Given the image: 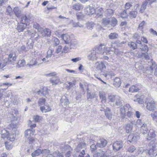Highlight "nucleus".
I'll list each match as a JSON object with an SVG mask.
<instances>
[{
  "label": "nucleus",
  "instance_id": "nucleus-58",
  "mask_svg": "<svg viewBox=\"0 0 157 157\" xmlns=\"http://www.w3.org/2000/svg\"><path fill=\"white\" fill-rule=\"evenodd\" d=\"M133 114V112L130 111H128L127 113L126 116L128 117H131L132 116Z\"/></svg>",
  "mask_w": 157,
  "mask_h": 157
},
{
  "label": "nucleus",
  "instance_id": "nucleus-10",
  "mask_svg": "<svg viewBox=\"0 0 157 157\" xmlns=\"http://www.w3.org/2000/svg\"><path fill=\"white\" fill-rule=\"evenodd\" d=\"M60 102L63 106H67L69 104L68 99L66 96H64L62 97L60 100Z\"/></svg>",
  "mask_w": 157,
  "mask_h": 157
},
{
  "label": "nucleus",
  "instance_id": "nucleus-6",
  "mask_svg": "<svg viewBox=\"0 0 157 157\" xmlns=\"http://www.w3.org/2000/svg\"><path fill=\"white\" fill-rule=\"evenodd\" d=\"M113 149L115 151H117L123 147V142L122 141H117L113 143Z\"/></svg>",
  "mask_w": 157,
  "mask_h": 157
},
{
  "label": "nucleus",
  "instance_id": "nucleus-30",
  "mask_svg": "<svg viewBox=\"0 0 157 157\" xmlns=\"http://www.w3.org/2000/svg\"><path fill=\"white\" fill-rule=\"evenodd\" d=\"M18 111L17 110L14 109L13 110L12 113L11 114L12 120H15L17 119V115L18 114Z\"/></svg>",
  "mask_w": 157,
  "mask_h": 157
},
{
  "label": "nucleus",
  "instance_id": "nucleus-17",
  "mask_svg": "<svg viewBox=\"0 0 157 157\" xmlns=\"http://www.w3.org/2000/svg\"><path fill=\"white\" fill-rule=\"evenodd\" d=\"M85 154L84 150H83L82 151H80L76 150L75 151V154H73L74 157H83V155Z\"/></svg>",
  "mask_w": 157,
  "mask_h": 157
},
{
  "label": "nucleus",
  "instance_id": "nucleus-45",
  "mask_svg": "<svg viewBox=\"0 0 157 157\" xmlns=\"http://www.w3.org/2000/svg\"><path fill=\"white\" fill-rule=\"evenodd\" d=\"M136 150V147L134 146H131L129 147L127 151L130 153H132Z\"/></svg>",
  "mask_w": 157,
  "mask_h": 157
},
{
  "label": "nucleus",
  "instance_id": "nucleus-34",
  "mask_svg": "<svg viewBox=\"0 0 157 157\" xmlns=\"http://www.w3.org/2000/svg\"><path fill=\"white\" fill-rule=\"evenodd\" d=\"M16 137V135L14 134V132H11L9 134V136L7 137V139L9 140L10 141H12L14 140Z\"/></svg>",
  "mask_w": 157,
  "mask_h": 157
},
{
  "label": "nucleus",
  "instance_id": "nucleus-23",
  "mask_svg": "<svg viewBox=\"0 0 157 157\" xmlns=\"http://www.w3.org/2000/svg\"><path fill=\"white\" fill-rule=\"evenodd\" d=\"M87 14L89 15H91L95 13V10L94 8L92 7L89 6L86 8Z\"/></svg>",
  "mask_w": 157,
  "mask_h": 157
},
{
  "label": "nucleus",
  "instance_id": "nucleus-1",
  "mask_svg": "<svg viewBox=\"0 0 157 157\" xmlns=\"http://www.w3.org/2000/svg\"><path fill=\"white\" fill-rule=\"evenodd\" d=\"M108 100L109 102H115L116 105L117 106L120 105L121 104L120 98L118 96L111 94L108 96Z\"/></svg>",
  "mask_w": 157,
  "mask_h": 157
},
{
  "label": "nucleus",
  "instance_id": "nucleus-9",
  "mask_svg": "<svg viewBox=\"0 0 157 157\" xmlns=\"http://www.w3.org/2000/svg\"><path fill=\"white\" fill-rule=\"evenodd\" d=\"M27 25L25 23L21 22L18 24L17 29L19 32H22L26 28Z\"/></svg>",
  "mask_w": 157,
  "mask_h": 157
},
{
  "label": "nucleus",
  "instance_id": "nucleus-4",
  "mask_svg": "<svg viewBox=\"0 0 157 157\" xmlns=\"http://www.w3.org/2000/svg\"><path fill=\"white\" fill-rule=\"evenodd\" d=\"M141 40L142 43L143 42L144 44H147L148 43L147 39L144 36L141 37ZM141 45L142 48H141V49L142 51L145 52H147L148 51L149 48L147 45H142V44Z\"/></svg>",
  "mask_w": 157,
  "mask_h": 157
},
{
  "label": "nucleus",
  "instance_id": "nucleus-31",
  "mask_svg": "<svg viewBox=\"0 0 157 157\" xmlns=\"http://www.w3.org/2000/svg\"><path fill=\"white\" fill-rule=\"evenodd\" d=\"M109 38L111 40L117 39L118 37V35L115 33H111L109 36Z\"/></svg>",
  "mask_w": 157,
  "mask_h": 157
},
{
  "label": "nucleus",
  "instance_id": "nucleus-27",
  "mask_svg": "<svg viewBox=\"0 0 157 157\" xmlns=\"http://www.w3.org/2000/svg\"><path fill=\"white\" fill-rule=\"evenodd\" d=\"M72 9L76 10L79 11L82 8V6L79 3H76L72 6Z\"/></svg>",
  "mask_w": 157,
  "mask_h": 157
},
{
  "label": "nucleus",
  "instance_id": "nucleus-12",
  "mask_svg": "<svg viewBox=\"0 0 157 157\" xmlns=\"http://www.w3.org/2000/svg\"><path fill=\"white\" fill-rule=\"evenodd\" d=\"M47 150L46 149L42 150L40 149H37L32 153V156L34 157L39 155L41 153H44L47 152Z\"/></svg>",
  "mask_w": 157,
  "mask_h": 157
},
{
  "label": "nucleus",
  "instance_id": "nucleus-38",
  "mask_svg": "<svg viewBox=\"0 0 157 157\" xmlns=\"http://www.w3.org/2000/svg\"><path fill=\"white\" fill-rule=\"evenodd\" d=\"M43 32L45 34V36H50L51 35V31L49 29H45L44 30Z\"/></svg>",
  "mask_w": 157,
  "mask_h": 157
},
{
  "label": "nucleus",
  "instance_id": "nucleus-28",
  "mask_svg": "<svg viewBox=\"0 0 157 157\" xmlns=\"http://www.w3.org/2000/svg\"><path fill=\"white\" fill-rule=\"evenodd\" d=\"M132 37L133 39L136 40V43L139 44L141 45L142 42L140 40H139L140 39V36L138 33H135L133 34Z\"/></svg>",
  "mask_w": 157,
  "mask_h": 157
},
{
  "label": "nucleus",
  "instance_id": "nucleus-7",
  "mask_svg": "<svg viewBox=\"0 0 157 157\" xmlns=\"http://www.w3.org/2000/svg\"><path fill=\"white\" fill-rule=\"evenodd\" d=\"M61 37L62 40L64 41L65 44H71V37L67 33L62 34Z\"/></svg>",
  "mask_w": 157,
  "mask_h": 157
},
{
  "label": "nucleus",
  "instance_id": "nucleus-46",
  "mask_svg": "<svg viewBox=\"0 0 157 157\" xmlns=\"http://www.w3.org/2000/svg\"><path fill=\"white\" fill-rule=\"evenodd\" d=\"M13 11L17 17H18L20 16V11L19 10L18 7H15L13 9Z\"/></svg>",
  "mask_w": 157,
  "mask_h": 157
},
{
  "label": "nucleus",
  "instance_id": "nucleus-16",
  "mask_svg": "<svg viewBox=\"0 0 157 157\" xmlns=\"http://www.w3.org/2000/svg\"><path fill=\"white\" fill-rule=\"evenodd\" d=\"M135 121H132L126 125V131L127 133H129L131 131L132 128V125L135 124Z\"/></svg>",
  "mask_w": 157,
  "mask_h": 157
},
{
  "label": "nucleus",
  "instance_id": "nucleus-40",
  "mask_svg": "<svg viewBox=\"0 0 157 157\" xmlns=\"http://www.w3.org/2000/svg\"><path fill=\"white\" fill-rule=\"evenodd\" d=\"M147 6V3L146 2L143 3L141 6L140 10V12L141 13H143L145 10Z\"/></svg>",
  "mask_w": 157,
  "mask_h": 157
},
{
  "label": "nucleus",
  "instance_id": "nucleus-60",
  "mask_svg": "<svg viewBox=\"0 0 157 157\" xmlns=\"http://www.w3.org/2000/svg\"><path fill=\"white\" fill-rule=\"evenodd\" d=\"M33 27L37 30H39L40 29V27L39 25L37 23H35L33 25Z\"/></svg>",
  "mask_w": 157,
  "mask_h": 157
},
{
  "label": "nucleus",
  "instance_id": "nucleus-3",
  "mask_svg": "<svg viewBox=\"0 0 157 157\" xmlns=\"http://www.w3.org/2000/svg\"><path fill=\"white\" fill-rule=\"evenodd\" d=\"M34 134V132L32 129H27L25 132V136L29 140L30 144L33 143L35 141L33 137Z\"/></svg>",
  "mask_w": 157,
  "mask_h": 157
},
{
  "label": "nucleus",
  "instance_id": "nucleus-43",
  "mask_svg": "<svg viewBox=\"0 0 157 157\" xmlns=\"http://www.w3.org/2000/svg\"><path fill=\"white\" fill-rule=\"evenodd\" d=\"M121 17L123 18H126L128 16L126 12V10H124L120 14Z\"/></svg>",
  "mask_w": 157,
  "mask_h": 157
},
{
  "label": "nucleus",
  "instance_id": "nucleus-13",
  "mask_svg": "<svg viewBox=\"0 0 157 157\" xmlns=\"http://www.w3.org/2000/svg\"><path fill=\"white\" fill-rule=\"evenodd\" d=\"M13 55V53H10L9 55L7 63V62L12 63L16 61L17 59V56L15 54H14V56Z\"/></svg>",
  "mask_w": 157,
  "mask_h": 157
},
{
  "label": "nucleus",
  "instance_id": "nucleus-62",
  "mask_svg": "<svg viewBox=\"0 0 157 157\" xmlns=\"http://www.w3.org/2000/svg\"><path fill=\"white\" fill-rule=\"evenodd\" d=\"M97 145H95L94 144H92L91 146H90V149L91 150V151H95L96 149L97 148Z\"/></svg>",
  "mask_w": 157,
  "mask_h": 157
},
{
  "label": "nucleus",
  "instance_id": "nucleus-14",
  "mask_svg": "<svg viewBox=\"0 0 157 157\" xmlns=\"http://www.w3.org/2000/svg\"><path fill=\"white\" fill-rule=\"evenodd\" d=\"M155 131L153 129H150L148 133V135L147 138V140H151L152 138L155 136Z\"/></svg>",
  "mask_w": 157,
  "mask_h": 157
},
{
  "label": "nucleus",
  "instance_id": "nucleus-57",
  "mask_svg": "<svg viewBox=\"0 0 157 157\" xmlns=\"http://www.w3.org/2000/svg\"><path fill=\"white\" fill-rule=\"evenodd\" d=\"M124 106L125 108V109L128 110V111H131L132 108L129 104H126Z\"/></svg>",
  "mask_w": 157,
  "mask_h": 157
},
{
  "label": "nucleus",
  "instance_id": "nucleus-25",
  "mask_svg": "<svg viewBox=\"0 0 157 157\" xmlns=\"http://www.w3.org/2000/svg\"><path fill=\"white\" fill-rule=\"evenodd\" d=\"M99 96L102 102H105L106 100V96L105 93L103 91H100Z\"/></svg>",
  "mask_w": 157,
  "mask_h": 157
},
{
  "label": "nucleus",
  "instance_id": "nucleus-15",
  "mask_svg": "<svg viewBox=\"0 0 157 157\" xmlns=\"http://www.w3.org/2000/svg\"><path fill=\"white\" fill-rule=\"evenodd\" d=\"M105 115L107 118L109 120H111L112 116L111 111V109L109 108L106 107V109H104Z\"/></svg>",
  "mask_w": 157,
  "mask_h": 157
},
{
  "label": "nucleus",
  "instance_id": "nucleus-2",
  "mask_svg": "<svg viewBox=\"0 0 157 157\" xmlns=\"http://www.w3.org/2000/svg\"><path fill=\"white\" fill-rule=\"evenodd\" d=\"M79 86L81 89L83 94H84L85 92V89H86L87 90V96L88 99H91L94 97V95L91 94L90 92H89V88L87 83L86 84L84 83L83 84L80 82L79 83Z\"/></svg>",
  "mask_w": 157,
  "mask_h": 157
},
{
  "label": "nucleus",
  "instance_id": "nucleus-41",
  "mask_svg": "<svg viewBox=\"0 0 157 157\" xmlns=\"http://www.w3.org/2000/svg\"><path fill=\"white\" fill-rule=\"evenodd\" d=\"M117 19L114 18H112L111 22V25L113 27H114L117 25Z\"/></svg>",
  "mask_w": 157,
  "mask_h": 157
},
{
  "label": "nucleus",
  "instance_id": "nucleus-37",
  "mask_svg": "<svg viewBox=\"0 0 157 157\" xmlns=\"http://www.w3.org/2000/svg\"><path fill=\"white\" fill-rule=\"evenodd\" d=\"M139 90V89L134 85L132 86L129 89V91L132 93L137 92Z\"/></svg>",
  "mask_w": 157,
  "mask_h": 157
},
{
  "label": "nucleus",
  "instance_id": "nucleus-39",
  "mask_svg": "<svg viewBox=\"0 0 157 157\" xmlns=\"http://www.w3.org/2000/svg\"><path fill=\"white\" fill-rule=\"evenodd\" d=\"M55 53L57 54H62L63 50L62 47L61 45L59 46L56 49Z\"/></svg>",
  "mask_w": 157,
  "mask_h": 157
},
{
  "label": "nucleus",
  "instance_id": "nucleus-63",
  "mask_svg": "<svg viewBox=\"0 0 157 157\" xmlns=\"http://www.w3.org/2000/svg\"><path fill=\"white\" fill-rule=\"evenodd\" d=\"M146 52L147 53V52ZM142 55L146 59H150V57L147 53H142Z\"/></svg>",
  "mask_w": 157,
  "mask_h": 157
},
{
  "label": "nucleus",
  "instance_id": "nucleus-49",
  "mask_svg": "<svg viewBox=\"0 0 157 157\" xmlns=\"http://www.w3.org/2000/svg\"><path fill=\"white\" fill-rule=\"evenodd\" d=\"M33 119L35 122H40L42 119V117L41 116L38 115L34 116L33 117Z\"/></svg>",
  "mask_w": 157,
  "mask_h": 157
},
{
  "label": "nucleus",
  "instance_id": "nucleus-29",
  "mask_svg": "<svg viewBox=\"0 0 157 157\" xmlns=\"http://www.w3.org/2000/svg\"><path fill=\"white\" fill-rule=\"evenodd\" d=\"M121 79H113V85L116 87H119L121 83Z\"/></svg>",
  "mask_w": 157,
  "mask_h": 157
},
{
  "label": "nucleus",
  "instance_id": "nucleus-35",
  "mask_svg": "<svg viewBox=\"0 0 157 157\" xmlns=\"http://www.w3.org/2000/svg\"><path fill=\"white\" fill-rule=\"evenodd\" d=\"M137 12L136 11H131L129 13L130 17L131 18H135L136 17Z\"/></svg>",
  "mask_w": 157,
  "mask_h": 157
},
{
  "label": "nucleus",
  "instance_id": "nucleus-61",
  "mask_svg": "<svg viewBox=\"0 0 157 157\" xmlns=\"http://www.w3.org/2000/svg\"><path fill=\"white\" fill-rule=\"evenodd\" d=\"M30 63L32 65H35L37 63V60L34 59H33L30 62Z\"/></svg>",
  "mask_w": 157,
  "mask_h": 157
},
{
  "label": "nucleus",
  "instance_id": "nucleus-26",
  "mask_svg": "<svg viewBox=\"0 0 157 157\" xmlns=\"http://www.w3.org/2000/svg\"><path fill=\"white\" fill-rule=\"evenodd\" d=\"M10 134V133H9L6 130L4 129L1 132V137L4 139L6 138L7 139V137Z\"/></svg>",
  "mask_w": 157,
  "mask_h": 157
},
{
  "label": "nucleus",
  "instance_id": "nucleus-32",
  "mask_svg": "<svg viewBox=\"0 0 157 157\" xmlns=\"http://www.w3.org/2000/svg\"><path fill=\"white\" fill-rule=\"evenodd\" d=\"M21 22L25 23L27 24L29 22V19L25 15H22L21 17Z\"/></svg>",
  "mask_w": 157,
  "mask_h": 157
},
{
  "label": "nucleus",
  "instance_id": "nucleus-64",
  "mask_svg": "<svg viewBox=\"0 0 157 157\" xmlns=\"http://www.w3.org/2000/svg\"><path fill=\"white\" fill-rule=\"evenodd\" d=\"M56 74L55 72L50 73L47 75L49 76H51L53 77H55L56 75Z\"/></svg>",
  "mask_w": 157,
  "mask_h": 157
},
{
  "label": "nucleus",
  "instance_id": "nucleus-5",
  "mask_svg": "<svg viewBox=\"0 0 157 157\" xmlns=\"http://www.w3.org/2000/svg\"><path fill=\"white\" fill-rule=\"evenodd\" d=\"M156 105L154 101L150 100L147 103L146 108L150 111H154L156 108Z\"/></svg>",
  "mask_w": 157,
  "mask_h": 157
},
{
  "label": "nucleus",
  "instance_id": "nucleus-47",
  "mask_svg": "<svg viewBox=\"0 0 157 157\" xmlns=\"http://www.w3.org/2000/svg\"><path fill=\"white\" fill-rule=\"evenodd\" d=\"M45 98H40L38 102V103L39 105H43L45 103Z\"/></svg>",
  "mask_w": 157,
  "mask_h": 157
},
{
  "label": "nucleus",
  "instance_id": "nucleus-33",
  "mask_svg": "<svg viewBox=\"0 0 157 157\" xmlns=\"http://www.w3.org/2000/svg\"><path fill=\"white\" fill-rule=\"evenodd\" d=\"M52 43L55 46L58 45L60 43L59 40L56 37H54L52 39Z\"/></svg>",
  "mask_w": 157,
  "mask_h": 157
},
{
  "label": "nucleus",
  "instance_id": "nucleus-59",
  "mask_svg": "<svg viewBox=\"0 0 157 157\" xmlns=\"http://www.w3.org/2000/svg\"><path fill=\"white\" fill-rule=\"evenodd\" d=\"M83 146H84L83 144H79L77 146L75 150L80 151L81 149L82 148Z\"/></svg>",
  "mask_w": 157,
  "mask_h": 157
},
{
  "label": "nucleus",
  "instance_id": "nucleus-19",
  "mask_svg": "<svg viewBox=\"0 0 157 157\" xmlns=\"http://www.w3.org/2000/svg\"><path fill=\"white\" fill-rule=\"evenodd\" d=\"M100 143H98L97 144V147H105L107 144V141L104 139H102L100 140Z\"/></svg>",
  "mask_w": 157,
  "mask_h": 157
},
{
  "label": "nucleus",
  "instance_id": "nucleus-24",
  "mask_svg": "<svg viewBox=\"0 0 157 157\" xmlns=\"http://www.w3.org/2000/svg\"><path fill=\"white\" fill-rule=\"evenodd\" d=\"M136 43L133 41H130L128 43V46L132 49L134 50L137 48V45Z\"/></svg>",
  "mask_w": 157,
  "mask_h": 157
},
{
  "label": "nucleus",
  "instance_id": "nucleus-50",
  "mask_svg": "<svg viewBox=\"0 0 157 157\" xmlns=\"http://www.w3.org/2000/svg\"><path fill=\"white\" fill-rule=\"evenodd\" d=\"M5 144L7 150H10L12 148L13 146L11 143L9 142H5Z\"/></svg>",
  "mask_w": 157,
  "mask_h": 157
},
{
  "label": "nucleus",
  "instance_id": "nucleus-52",
  "mask_svg": "<svg viewBox=\"0 0 157 157\" xmlns=\"http://www.w3.org/2000/svg\"><path fill=\"white\" fill-rule=\"evenodd\" d=\"M151 115L153 120H157V111L151 113Z\"/></svg>",
  "mask_w": 157,
  "mask_h": 157
},
{
  "label": "nucleus",
  "instance_id": "nucleus-22",
  "mask_svg": "<svg viewBox=\"0 0 157 157\" xmlns=\"http://www.w3.org/2000/svg\"><path fill=\"white\" fill-rule=\"evenodd\" d=\"M40 110L42 113H46L50 111L51 110V108L48 106L45 105L40 107Z\"/></svg>",
  "mask_w": 157,
  "mask_h": 157
},
{
  "label": "nucleus",
  "instance_id": "nucleus-44",
  "mask_svg": "<svg viewBox=\"0 0 157 157\" xmlns=\"http://www.w3.org/2000/svg\"><path fill=\"white\" fill-rule=\"evenodd\" d=\"M105 152L102 151H100L99 152H98L95 154L94 156V157H101L102 155H104Z\"/></svg>",
  "mask_w": 157,
  "mask_h": 157
},
{
  "label": "nucleus",
  "instance_id": "nucleus-8",
  "mask_svg": "<svg viewBox=\"0 0 157 157\" xmlns=\"http://www.w3.org/2000/svg\"><path fill=\"white\" fill-rule=\"evenodd\" d=\"M53 51L51 49H48L45 58H44L42 59V61L45 63L49 62L53 54Z\"/></svg>",
  "mask_w": 157,
  "mask_h": 157
},
{
  "label": "nucleus",
  "instance_id": "nucleus-51",
  "mask_svg": "<svg viewBox=\"0 0 157 157\" xmlns=\"http://www.w3.org/2000/svg\"><path fill=\"white\" fill-rule=\"evenodd\" d=\"M25 63V62L24 60H19L17 63L18 65L20 67L24 66Z\"/></svg>",
  "mask_w": 157,
  "mask_h": 157
},
{
  "label": "nucleus",
  "instance_id": "nucleus-56",
  "mask_svg": "<svg viewBox=\"0 0 157 157\" xmlns=\"http://www.w3.org/2000/svg\"><path fill=\"white\" fill-rule=\"evenodd\" d=\"M148 131V129L147 128H144L143 129L141 128V133L144 135L147 133Z\"/></svg>",
  "mask_w": 157,
  "mask_h": 157
},
{
  "label": "nucleus",
  "instance_id": "nucleus-21",
  "mask_svg": "<svg viewBox=\"0 0 157 157\" xmlns=\"http://www.w3.org/2000/svg\"><path fill=\"white\" fill-rule=\"evenodd\" d=\"M120 116L122 119H124L126 116L125 108L124 106H121L120 107Z\"/></svg>",
  "mask_w": 157,
  "mask_h": 157
},
{
  "label": "nucleus",
  "instance_id": "nucleus-18",
  "mask_svg": "<svg viewBox=\"0 0 157 157\" xmlns=\"http://www.w3.org/2000/svg\"><path fill=\"white\" fill-rule=\"evenodd\" d=\"M97 17L102 16L104 13V10L102 8L98 7L96 9L95 12Z\"/></svg>",
  "mask_w": 157,
  "mask_h": 157
},
{
  "label": "nucleus",
  "instance_id": "nucleus-53",
  "mask_svg": "<svg viewBox=\"0 0 157 157\" xmlns=\"http://www.w3.org/2000/svg\"><path fill=\"white\" fill-rule=\"evenodd\" d=\"M53 85H56L59 83V79H52L50 81Z\"/></svg>",
  "mask_w": 157,
  "mask_h": 157
},
{
  "label": "nucleus",
  "instance_id": "nucleus-54",
  "mask_svg": "<svg viewBox=\"0 0 157 157\" xmlns=\"http://www.w3.org/2000/svg\"><path fill=\"white\" fill-rule=\"evenodd\" d=\"M145 23L144 21H143L139 25L138 28L142 29L145 25Z\"/></svg>",
  "mask_w": 157,
  "mask_h": 157
},
{
  "label": "nucleus",
  "instance_id": "nucleus-48",
  "mask_svg": "<svg viewBox=\"0 0 157 157\" xmlns=\"http://www.w3.org/2000/svg\"><path fill=\"white\" fill-rule=\"evenodd\" d=\"M110 20L109 18H104L103 19L102 23L105 25H107L109 24Z\"/></svg>",
  "mask_w": 157,
  "mask_h": 157
},
{
  "label": "nucleus",
  "instance_id": "nucleus-55",
  "mask_svg": "<svg viewBox=\"0 0 157 157\" xmlns=\"http://www.w3.org/2000/svg\"><path fill=\"white\" fill-rule=\"evenodd\" d=\"M69 51V48L67 46H65L63 49V53H67Z\"/></svg>",
  "mask_w": 157,
  "mask_h": 157
},
{
  "label": "nucleus",
  "instance_id": "nucleus-11",
  "mask_svg": "<svg viewBox=\"0 0 157 157\" xmlns=\"http://www.w3.org/2000/svg\"><path fill=\"white\" fill-rule=\"evenodd\" d=\"M49 91V90H48L47 87H43L41 90L38 92V94H40L41 93L43 95L45 96L48 94Z\"/></svg>",
  "mask_w": 157,
  "mask_h": 157
},
{
  "label": "nucleus",
  "instance_id": "nucleus-36",
  "mask_svg": "<svg viewBox=\"0 0 157 157\" xmlns=\"http://www.w3.org/2000/svg\"><path fill=\"white\" fill-rule=\"evenodd\" d=\"M10 99V101L12 103H13V104L16 105L18 103V101L17 100V97L16 96H11Z\"/></svg>",
  "mask_w": 157,
  "mask_h": 157
},
{
  "label": "nucleus",
  "instance_id": "nucleus-20",
  "mask_svg": "<svg viewBox=\"0 0 157 157\" xmlns=\"http://www.w3.org/2000/svg\"><path fill=\"white\" fill-rule=\"evenodd\" d=\"M96 67L98 70L102 71L106 67L105 66L102 62H101L100 63L99 62H97L96 63Z\"/></svg>",
  "mask_w": 157,
  "mask_h": 157
},
{
  "label": "nucleus",
  "instance_id": "nucleus-42",
  "mask_svg": "<svg viewBox=\"0 0 157 157\" xmlns=\"http://www.w3.org/2000/svg\"><path fill=\"white\" fill-rule=\"evenodd\" d=\"M132 6V3L129 2H127L125 3L124 6L125 10H128Z\"/></svg>",
  "mask_w": 157,
  "mask_h": 157
}]
</instances>
